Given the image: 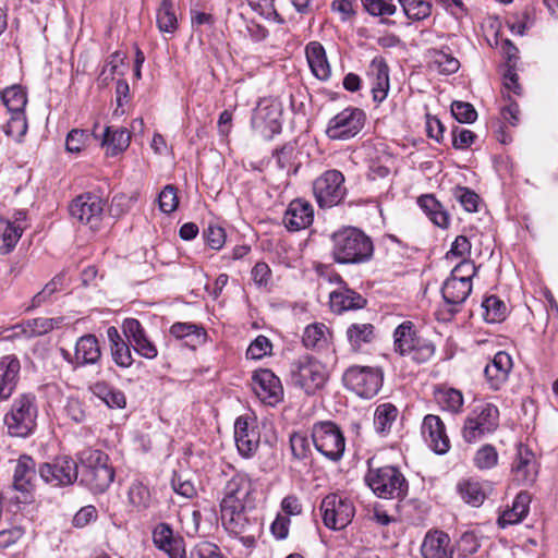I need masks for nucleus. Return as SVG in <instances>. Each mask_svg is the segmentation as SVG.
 <instances>
[{"mask_svg":"<svg viewBox=\"0 0 558 558\" xmlns=\"http://www.w3.org/2000/svg\"><path fill=\"white\" fill-rule=\"evenodd\" d=\"M374 255L369 235L356 227H342L330 235V256L339 265H361Z\"/></svg>","mask_w":558,"mask_h":558,"instance_id":"1","label":"nucleus"},{"mask_svg":"<svg viewBox=\"0 0 558 558\" xmlns=\"http://www.w3.org/2000/svg\"><path fill=\"white\" fill-rule=\"evenodd\" d=\"M80 484L93 494L105 493L112 484L116 472L109 456L93 448L77 453Z\"/></svg>","mask_w":558,"mask_h":558,"instance_id":"2","label":"nucleus"},{"mask_svg":"<svg viewBox=\"0 0 558 558\" xmlns=\"http://www.w3.org/2000/svg\"><path fill=\"white\" fill-rule=\"evenodd\" d=\"M38 407L32 392L19 395L4 414L3 423L12 437L26 438L34 434L37 426Z\"/></svg>","mask_w":558,"mask_h":558,"instance_id":"3","label":"nucleus"},{"mask_svg":"<svg viewBox=\"0 0 558 558\" xmlns=\"http://www.w3.org/2000/svg\"><path fill=\"white\" fill-rule=\"evenodd\" d=\"M291 384L307 396H314L328 381L327 367L317 357L304 354L293 360L289 366Z\"/></svg>","mask_w":558,"mask_h":558,"instance_id":"4","label":"nucleus"},{"mask_svg":"<svg viewBox=\"0 0 558 558\" xmlns=\"http://www.w3.org/2000/svg\"><path fill=\"white\" fill-rule=\"evenodd\" d=\"M365 483L377 497L384 499H402L409 489L404 475L393 465L369 466Z\"/></svg>","mask_w":558,"mask_h":558,"instance_id":"5","label":"nucleus"},{"mask_svg":"<svg viewBox=\"0 0 558 558\" xmlns=\"http://www.w3.org/2000/svg\"><path fill=\"white\" fill-rule=\"evenodd\" d=\"M396 352L410 356L416 363H425L435 353L434 343L416 335L412 322L400 324L393 332Z\"/></svg>","mask_w":558,"mask_h":558,"instance_id":"6","label":"nucleus"},{"mask_svg":"<svg viewBox=\"0 0 558 558\" xmlns=\"http://www.w3.org/2000/svg\"><path fill=\"white\" fill-rule=\"evenodd\" d=\"M342 381L359 397L371 399L378 393L383 386L384 372L377 366L353 365L345 369Z\"/></svg>","mask_w":558,"mask_h":558,"instance_id":"7","label":"nucleus"},{"mask_svg":"<svg viewBox=\"0 0 558 558\" xmlns=\"http://www.w3.org/2000/svg\"><path fill=\"white\" fill-rule=\"evenodd\" d=\"M463 268L476 272L475 265L469 260L463 259L454 266L450 277L444 282L441 287V295L448 307V313L453 316L458 311V306L465 302L472 292L471 276H457Z\"/></svg>","mask_w":558,"mask_h":558,"instance_id":"8","label":"nucleus"},{"mask_svg":"<svg viewBox=\"0 0 558 558\" xmlns=\"http://www.w3.org/2000/svg\"><path fill=\"white\" fill-rule=\"evenodd\" d=\"M312 442L316 450L331 461L343 456L345 439L340 427L331 421H322L313 425Z\"/></svg>","mask_w":558,"mask_h":558,"instance_id":"9","label":"nucleus"},{"mask_svg":"<svg viewBox=\"0 0 558 558\" xmlns=\"http://www.w3.org/2000/svg\"><path fill=\"white\" fill-rule=\"evenodd\" d=\"M499 410L493 403L476 407L465 418L462 436L466 442H475L498 427Z\"/></svg>","mask_w":558,"mask_h":558,"instance_id":"10","label":"nucleus"},{"mask_svg":"<svg viewBox=\"0 0 558 558\" xmlns=\"http://www.w3.org/2000/svg\"><path fill=\"white\" fill-rule=\"evenodd\" d=\"M365 121L366 114L362 109L347 107L329 120L325 133L331 141H348L362 131Z\"/></svg>","mask_w":558,"mask_h":558,"instance_id":"11","label":"nucleus"},{"mask_svg":"<svg viewBox=\"0 0 558 558\" xmlns=\"http://www.w3.org/2000/svg\"><path fill=\"white\" fill-rule=\"evenodd\" d=\"M344 175L338 170H327L313 183V193L319 207H332L344 197Z\"/></svg>","mask_w":558,"mask_h":558,"instance_id":"12","label":"nucleus"},{"mask_svg":"<svg viewBox=\"0 0 558 558\" xmlns=\"http://www.w3.org/2000/svg\"><path fill=\"white\" fill-rule=\"evenodd\" d=\"M320 511L324 524L336 531L348 526L355 514L353 502L336 494H330L323 499Z\"/></svg>","mask_w":558,"mask_h":558,"instance_id":"13","label":"nucleus"},{"mask_svg":"<svg viewBox=\"0 0 558 558\" xmlns=\"http://www.w3.org/2000/svg\"><path fill=\"white\" fill-rule=\"evenodd\" d=\"M39 476L53 487L72 485L78 478V464L69 456L57 457L52 462L43 463Z\"/></svg>","mask_w":558,"mask_h":558,"instance_id":"14","label":"nucleus"},{"mask_svg":"<svg viewBox=\"0 0 558 558\" xmlns=\"http://www.w3.org/2000/svg\"><path fill=\"white\" fill-rule=\"evenodd\" d=\"M104 199L93 193L76 196L69 206L71 217L90 229H97L104 215Z\"/></svg>","mask_w":558,"mask_h":558,"instance_id":"15","label":"nucleus"},{"mask_svg":"<svg viewBox=\"0 0 558 558\" xmlns=\"http://www.w3.org/2000/svg\"><path fill=\"white\" fill-rule=\"evenodd\" d=\"M281 110L278 105L263 100L255 108L251 125L264 140L270 141L281 133Z\"/></svg>","mask_w":558,"mask_h":558,"instance_id":"16","label":"nucleus"},{"mask_svg":"<svg viewBox=\"0 0 558 558\" xmlns=\"http://www.w3.org/2000/svg\"><path fill=\"white\" fill-rule=\"evenodd\" d=\"M252 388L263 402L270 405L280 402L283 396L279 377L268 368H260L253 373Z\"/></svg>","mask_w":558,"mask_h":558,"instance_id":"17","label":"nucleus"},{"mask_svg":"<svg viewBox=\"0 0 558 558\" xmlns=\"http://www.w3.org/2000/svg\"><path fill=\"white\" fill-rule=\"evenodd\" d=\"M259 432L255 420L241 415L234 423V439L239 453L243 458H252L259 446Z\"/></svg>","mask_w":558,"mask_h":558,"instance_id":"18","label":"nucleus"},{"mask_svg":"<svg viewBox=\"0 0 558 558\" xmlns=\"http://www.w3.org/2000/svg\"><path fill=\"white\" fill-rule=\"evenodd\" d=\"M122 330L134 351L147 360H154L158 355L156 344L148 338L142 324L135 318H125Z\"/></svg>","mask_w":558,"mask_h":558,"instance_id":"19","label":"nucleus"},{"mask_svg":"<svg viewBox=\"0 0 558 558\" xmlns=\"http://www.w3.org/2000/svg\"><path fill=\"white\" fill-rule=\"evenodd\" d=\"M422 434L437 454H445L449 451L450 440L446 434L445 424L439 416L426 415L422 424Z\"/></svg>","mask_w":558,"mask_h":558,"instance_id":"20","label":"nucleus"},{"mask_svg":"<svg viewBox=\"0 0 558 558\" xmlns=\"http://www.w3.org/2000/svg\"><path fill=\"white\" fill-rule=\"evenodd\" d=\"M314 208L301 198L293 199L283 216V223L289 231H300L313 223Z\"/></svg>","mask_w":558,"mask_h":558,"instance_id":"21","label":"nucleus"},{"mask_svg":"<svg viewBox=\"0 0 558 558\" xmlns=\"http://www.w3.org/2000/svg\"><path fill=\"white\" fill-rule=\"evenodd\" d=\"M512 366V357L507 352L499 351L494 355L492 362L484 369L485 378L492 390L497 391L502 387L508 380Z\"/></svg>","mask_w":558,"mask_h":558,"instance_id":"22","label":"nucleus"},{"mask_svg":"<svg viewBox=\"0 0 558 558\" xmlns=\"http://www.w3.org/2000/svg\"><path fill=\"white\" fill-rule=\"evenodd\" d=\"M21 363L15 355L0 359V400H9L20 380Z\"/></svg>","mask_w":558,"mask_h":558,"instance_id":"23","label":"nucleus"},{"mask_svg":"<svg viewBox=\"0 0 558 558\" xmlns=\"http://www.w3.org/2000/svg\"><path fill=\"white\" fill-rule=\"evenodd\" d=\"M450 543L451 541L447 533L439 530L428 531L421 545L422 557L453 558Z\"/></svg>","mask_w":558,"mask_h":558,"instance_id":"24","label":"nucleus"},{"mask_svg":"<svg viewBox=\"0 0 558 558\" xmlns=\"http://www.w3.org/2000/svg\"><path fill=\"white\" fill-rule=\"evenodd\" d=\"M329 304L333 313L341 314L347 311L361 310L366 306L367 300L349 288L348 284L339 287L337 290L330 292Z\"/></svg>","mask_w":558,"mask_h":558,"instance_id":"25","label":"nucleus"},{"mask_svg":"<svg viewBox=\"0 0 558 558\" xmlns=\"http://www.w3.org/2000/svg\"><path fill=\"white\" fill-rule=\"evenodd\" d=\"M36 477V463L29 456H21L17 460L14 475L13 487L24 494V500L16 502H27V495L33 489V481Z\"/></svg>","mask_w":558,"mask_h":558,"instance_id":"26","label":"nucleus"},{"mask_svg":"<svg viewBox=\"0 0 558 558\" xmlns=\"http://www.w3.org/2000/svg\"><path fill=\"white\" fill-rule=\"evenodd\" d=\"M512 472L518 481L533 483L536 477V462L534 453L523 445L518 447L517 458L512 464Z\"/></svg>","mask_w":558,"mask_h":558,"instance_id":"27","label":"nucleus"},{"mask_svg":"<svg viewBox=\"0 0 558 558\" xmlns=\"http://www.w3.org/2000/svg\"><path fill=\"white\" fill-rule=\"evenodd\" d=\"M531 496L527 492H520L512 501V506L507 508L498 518V525L501 529L508 525L520 523L529 513Z\"/></svg>","mask_w":558,"mask_h":558,"instance_id":"28","label":"nucleus"},{"mask_svg":"<svg viewBox=\"0 0 558 558\" xmlns=\"http://www.w3.org/2000/svg\"><path fill=\"white\" fill-rule=\"evenodd\" d=\"M169 333L179 340H184L186 347L195 349L205 342L207 332L203 326L194 323H174Z\"/></svg>","mask_w":558,"mask_h":558,"instance_id":"29","label":"nucleus"},{"mask_svg":"<svg viewBox=\"0 0 558 558\" xmlns=\"http://www.w3.org/2000/svg\"><path fill=\"white\" fill-rule=\"evenodd\" d=\"M305 52L312 73L320 81L328 80L331 70L323 45L318 41H311L307 44Z\"/></svg>","mask_w":558,"mask_h":558,"instance_id":"30","label":"nucleus"},{"mask_svg":"<svg viewBox=\"0 0 558 558\" xmlns=\"http://www.w3.org/2000/svg\"><path fill=\"white\" fill-rule=\"evenodd\" d=\"M250 480L244 474L233 475L225 486V496L220 506L244 504L250 494Z\"/></svg>","mask_w":558,"mask_h":558,"instance_id":"31","label":"nucleus"},{"mask_svg":"<svg viewBox=\"0 0 558 558\" xmlns=\"http://www.w3.org/2000/svg\"><path fill=\"white\" fill-rule=\"evenodd\" d=\"M101 356L96 336L85 335L76 341L74 360L77 366L95 364Z\"/></svg>","mask_w":558,"mask_h":558,"instance_id":"32","label":"nucleus"},{"mask_svg":"<svg viewBox=\"0 0 558 558\" xmlns=\"http://www.w3.org/2000/svg\"><path fill=\"white\" fill-rule=\"evenodd\" d=\"M12 519V513L3 508L0 495V549L10 547L23 536L22 527L16 525Z\"/></svg>","mask_w":558,"mask_h":558,"instance_id":"33","label":"nucleus"},{"mask_svg":"<svg viewBox=\"0 0 558 558\" xmlns=\"http://www.w3.org/2000/svg\"><path fill=\"white\" fill-rule=\"evenodd\" d=\"M89 390L110 409H123L126 405L124 392L104 380L90 385Z\"/></svg>","mask_w":558,"mask_h":558,"instance_id":"34","label":"nucleus"},{"mask_svg":"<svg viewBox=\"0 0 558 558\" xmlns=\"http://www.w3.org/2000/svg\"><path fill=\"white\" fill-rule=\"evenodd\" d=\"M131 135L124 128L113 129L107 126L102 134L101 146L106 147V154L117 156L130 145Z\"/></svg>","mask_w":558,"mask_h":558,"instance_id":"35","label":"nucleus"},{"mask_svg":"<svg viewBox=\"0 0 558 558\" xmlns=\"http://www.w3.org/2000/svg\"><path fill=\"white\" fill-rule=\"evenodd\" d=\"M244 504L220 506L222 524L230 533L241 534L245 532L248 520L244 513Z\"/></svg>","mask_w":558,"mask_h":558,"instance_id":"36","label":"nucleus"},{"mask_svg":"<svg viewBox=\"0 0 558 558\" xmlns=\"http://www.w3.org/2000/svg\"><path fill=\"white\" fill-rule=\"evenodd\" d=\"M417 204L435 226L442 229L449 226V215L434 195L420 196Z\"/></svg>","mask_w":558,"mask_h":558,"instance_id":"37","label":"nucleus"},{"mask_svg":"<svg viewBox=\"0 0 558 558\" xmlns=\"http://www.w3.org/2000/svg\"><path fill=\"white\" fill-rule=\"evenodd\" d=\"M64 322V317H38L27 319L22 324V332L26 338L44 336L53 329L60 328Z\"/></svg>","mask_w":558,"mask_h":558,"instance_id":"38","label":"nucleus"},{"mask_svg":"<svg viewBox=\"0 0 558 558\" xmlns=\"http://www.w3.org/2000/svg\"><path fill=\"white\" fill-rule=\"evenodd\" d=\"M434 398L442 410L451 413H459L463 407L462 392L451 387L437 386L434 390Z\"/></svg>","mask_w":558,"mask_h":558,"instance_id":"39","label":"nucleus"},{"mask_svg":"<svg viewBox=\"0 0 558 558\" xmlns=\"http://www.w3.org/2000/svg\"><path fill=\"white\" fill-rule=\"evenodd\" d=\"M329 329L323 323L308 325L303 332L302 342L306 349H324L329 341Z\"/></svg>","mask_w":558,"mask_h":558,"instance_id":"40","label":"nucleus"},{"mask_svg":"<svg viewBox=\"0 0 558 558\" xmlns=\"http://www.w3.org/2000/svg\"><path fill=\"white\" fill-rule=\"evenodd\" d=\"M24 226H15L11 220L0 217V238L3 244L0 246L1 254H9L21 239Z\"/></svg>","mask_w":558,"mask_h":558,"instance_id":"41","label":"nucleus"},{"mask_svg":"<svg viewBox=\"0 0 558 558\" xmlns=\"http://www.w3.org/2000/svg\"><path fill=\"white\" fill-rule=\"evenodd\" d=\"M347 338L354 350L365 343H371L375 338V327L369 323H354L347 329Z\"/></svg>","mask_w":558,"mask_h":558,"instance_id":"42","label":"nucleus"},{"mask_svg":"<svg viewBox=\"0 0 558 558\" xmlns=\"http://www.w3.org/2000/svg\"><path fill=\"white\" fill-rule=\"evenodd\" d=\"M156 22L161 33H174L178 28V19L174 4L171 0H162L156 13Z\"/></svg>","mask_w":558,"mask_h":558,"instance_id":"43","label":"nucleus"},{"mask_svg":"<svg viewBox=\"0 0 558 558\" xmlns=\"http://www.w3.org/2000/svg\"><path fill=\"white\" fill-rule=\"evenodd\" d=\"M457 488L461 498L472 507H480L486 498L482 484L476 481H461Z\"/></svg>","mask_w":558,"mask_h":558,"instance_id":"44","label":"nucleus"},{"mask_svg":"<svg viewBox=\"0 0 558 558\" xmlns=\"http://www.w3.org/2000/svg\"><path fill=\"white\" fill-rule=\"evenodd\" d=\"M1 100L5 107V112H25L27 97L21 86L7 87L1 93Z\"/></svg>","mask_w":558,"mask_h":558,"instance_id":"45","label":"nucleus"},{"mask_svg":"<svg viewBox=\"0 0 558 558\" xmlns=\"http://www.w3.org/2000/svg\"><path fill=\"white\" fill-rule=\"evenodd\" d=\"M404 15L412 21H423L432 14V2L429 0H398Z\"/></svg>","mask_w":558,"mask_h":558,"instance_id":"46","label":"nucleus"},{"mask_svg":"<svg viewBox=\"0 0 558 558\" xmlns=\"http://www.w3.org/2000/svg\"><path fill=\"white\" fill-rule=\"evenodd\" d=\"M484 319L487 323L495 324L506 319L508 307L506 303L496 295L487 296L483 303Z\"/></svg>","mask_w":558,"mask_h":558,"instance_id":"47","label":"nucleus"},{"mask_svg":"<svg viewBox=\"0 0 558 558\" xmlns=\"http://www.w3.org/2000/svg\"><path fill=\"white\" fill-rule=\"evenodd\" d=\"M5 114L9 116V118L2 125L4 134L14 141H21L27 132L25 112H5Z\"/></svg>","mask_w":558,"mask_h":558,"instance_id":"48","label":"nucleus"},{"mask_svg":"<svg viewBox=\"0 0 558 558\" xmlns=\"http://www.w3.org/2000/svg\"><path fill=\"white\" fill-rule=\"evenodd\" d=\"M398 409L392 403H383L376 408L374 426L378 433H386L391 428L398 416Z\"/></svg>","mask_w":558,"mask_h":558,"instance_id":"49","label":"nucleus"},{"mask_svg":"<svg viewBox=\"0 0 558 558\" xmlns=\"http://www.w3.org/2000/svg\"><path fill=\"white\" fill-rule=\"evenodd\" d=\"M251 9L267 21L284 24V19L277 12L275 0H246Z\"/></svg>","mask_w":558,"mask_h":558,"instance_id":"50","label":"nucleus"},{"mask_svg":"<svg viewBox=\"0 0 558 558\" xmlns=\"http://www.w3.org/2000/svg\"><path fill=\"white\" fill-rule=\"evenodd\" d=\"M128 497L130 504L138 510H145L150 505V492L147 486L141 482H134L129 487Z\"/></svg>","mask_w":558,"mask_h":558,"instance_id":"51","label":"nucleus"},{"mask_svg":"<svg viewBox=\"0 0 558 558\" xmlns=\"http://www.w3.org/2000/svg\"><path fill=\"white\" fill-rule=\"evenodd\" d=\"M433 63L440 74L450 75L458 72L460 62L457 58L442 50H435L433 53Z\"/></svg>","mask_w":558,"mask_h":558,"instance_id":"52","label":"nucleus"},{"mask_svg":"<svg viewBox=\"0 0 558 558\" xmlns=\"http://www.w3.org/2000/svg\"><path fill=\"white\" fill-rule=\"evenodd\" d=\"M474 465L480 470H489L498 463V452L493 445L482 446L474 456Z\"/></svg>","mask_w":558,"mask_h":558,"instance_id":"53","label":"nucleus"},{"mask_svg":"<svg viewBox=\"0 0 558 558\" xmlns=\"http://www.w3.org/2000/svg\"><path fill=\"white\" fill-rule=\"evenodd\" d=\"M364 10L373 16H391L397 12L392 0H361Z\"/></svg>","mask_w":558,"mask_h":558,"instance_id":"54","label":"nucleus"},{"mask_svg":"<svg viewBox=\"0 0 558 558\" xmlns=\"http://www.w3.org/2000/svg\"><path fill=\"white\" fill-rule=\"evenodd\" d=\"M451 113L460 123H473L477 119V112L472 104L454 100L451 104Z\"/></svg>","mask_w":558,"mask_h":558,"instance_id":"55","label":"nucleus"},{"mask_svg":"<svg viewBox=\"0 0 558 558\" xmlns=\"http://www.w3.org/2000/svg\"><path fill=\"white\" fill-rule=\"evenodd\" d=\"M159 209L165 214L173 213L179 205L177 189L173 185H166L158 196Z\"/></svg>","mask_w":558,"mask_h":558,"instance_id":"56","label":"nucleus"},{"mask_svg":"<svg viewBox=\"0 0 558 558\" xmlns=\"http://www.w3.org/2000/svg\"><path fill=\"white\" fill-rule=\"evenodd\" d=\"M290 448L295 459L303 460L311 453V440L302 433L290 436Z\"/></svg>","mask_w":558,"mask_h":558,"instance_id":"57","label":"nucleus"},{"mask_svg":"<svg viewBox=\"0 0 558 558\" xmlns=\"http://www.w3.org/2000/svg\"><path fill=\"white\" fill-rule=\"evenodd\" d=\"M453 195L466 211L475 213L478 210L480 196L474 191L469 187L457 186Z\"/></svg>","mask_w":558,"mask_h":558,"instance_id":"58","label":"nucleus"},{"mask_svg":"<svg viewBox=\"0 0 558 558\" xmlns=\"http://www.w3.org/2000/svg\"><path fill=\"white\" fill-rule=\"evenodd\" d=\"M175 538L177 536L173 535V531L168 523H159L153 531V542L160 550L169 547Z\"/></svg>","mask_w":558,"mask_h":558,"instance_id":"59","label":"nucleus"},{"mask_svg":"<svg viewBox=\"0 0 558 558\" xmlns=\"http://www.w3.org/2000/svg\"><path fill=\"white\" fill-rule=\"evenodd\" d=\"M130 344L129 341H122L110 347L112 359L120 367L128 368L133 364Z\"/></svg>","mask_w":558,"mask_h":558,"instance_id":"60","label":"nucleus"},{"mask_svg":"<svg viewBox=\"0 0 558 558\" xmlns=\"http://www.w3.org/2000/svg\"><path fill=\"white\" fill-rule=\"evenodd\" d=\"M271 348L272 345L270 340L260 335L248 345L246 350V357L251 360H259L270 353Z\"/></svg>","mask_w":558,"mask_h":558,"instance_id":"61","label":"nucleus"},{"mask_svg":"<svg viewBox=\"0 0 558 558\" xmlns=\"http://www.w3.org/2000/svg\"><path fill=\"white\" fill-rule=\"evenodd\" d=\"M203 236L208 244V246L213 250H220L222 248L225 242H226V231L223 228L216 226V225H209L204 231Z\"/></svg>","mask_w":558,"mask_h":558,"instance_id":"62","label":"nucleus"},{"mask_svg":"<svg viewBox=\"0 0 558 558\" xmlns=\"http://www.w3.org/2000/svg\"><path fill=\"white\" fill-rule=\"evenodd\" d=\"M452 146L454 149L464 150L476 140V134L470 130L454 126L451 131Z\"/></svg>","mask_w":558,"mask_h":558,"instance_id":"63","label":"nucleus"},{"mask_svg":"<svg viewBox=\"0 0 558 558\" xmlns=\"http://www.w3.org/2000/svg\"><path fill=\"white\" fill-rule=\"evenodd\" d=\"M190 558H222V555L217 545L210 542H201L193 548Z\"/></svg>","mask_w":558,"mask_h":558,"instance_id":"64","label":"nucleus"}]
</instances>
